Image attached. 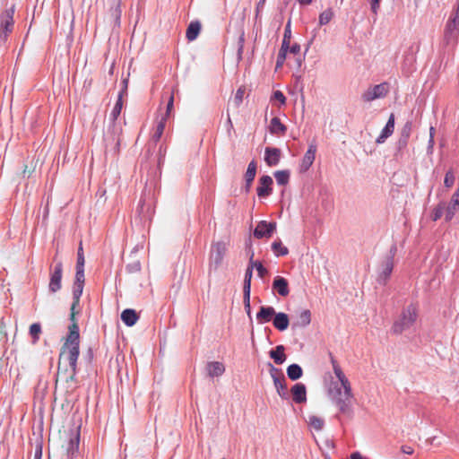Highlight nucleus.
I'll return each mask as SVG.
<instances>
[{
    "label": "nucleus",
    "mask_w": 459,
    "mask_h": 459,
    "mask_svg": "<svg viewBox=\"0 0 459 459\" xmlns=\"http://www.w3.org/2000/svg\"><path fill=\"white\" fill-rule=\"evenodd\" d=\"M328 395L333 403L337 407L339 414L351 420L354 417L353 400L351 385H338L331 383L328 388Z\"/></svg>",
    "instance_id": "nucleus-1"
},
{
    "label": "nucleus",
    "mask_w": 459,
    "mask_h": 459,
    "mask_svg": "<svg viewBox=\"0 0 459 459\" xmlns=\"http://www.w3.org/2000/svg\"><path fill=\"white\" fill-rule=\"evenodd\" d=\"M72 322L68 327L69 332L61 349L59 358L65 357L68 360L72 370L71 377L74 378L78 371L77 360L80 355V333L78 325L74 320Z\"/></svg>",
    "instance_id": "nucleus-2"
},
{
    "label": "nucleus",
    "mask_w": 459,
    "mask_h": 459,
    "mask_svg": "<svg viewBox=\"0 0 459 459\" xmlns=\"http://www.w3.org/2000/svg\"><path fill=\"white\" fill-rule=\"evenodd\" d=\"M122 133V123H110L108 125L103 135L106 157H110L112 160L117 159L120 152Z\"/></svg>",
    "instance_id": "nucleus-3"
},
{
    "label": "nucleus",
    "mask_w": 459,
    "mask_h": 459,
    "mask_svg": "<svg viewBox=\"0 0 459 459\" xmlns=\"http://www.w3.org/2000/svg\"><path fill=\"white\" fill-rule=\"evenodd\" d=\"M157 188V182L152 181L147 185L140 198L137 212L142 220L150 221L155 212V192Z\"/></svg>",
    "instance_id": "nucleus-4"
},
{
    "label": "nucleus",
    "mask_w": 459,
    "mask_h": 459,
    "mask_svg": "<svg viewBox=\"0 0 459 459\" xmlns=\"http://www.w3.org/2000/svg\"><path fill=\"white\" fill-rule=\"evenodd\" d=\"M418 319V308L410 304L404 307L398 318L394 322L391 331L394 334H401L412 327Z\"/></svg>",
    "instance_id": "nucleus-5"
},
{
    "label": "nucleus",
    "mask_w": 459,
    "mask_h": 459,
    "mask_svg": "<svg viewBox=\"0 0 459 459\" xmlns=\"http://www.w3.org/2000/svg\"><path fill=\"white\" fill-rule=\"evenodd\" d=\"M396 246L393 245L388 254L385 255V257L380 264L377 278V281L379 284L385 285L387 281L389 280L394 266V256L396 255Z\"/></svg>",
    "instance_id": "nucleus-6"
},
{
    "label": "nucleus",
    "mask_w": 459,
    "mask_h": 459,
    "mask_svg": "<svg viewBox=\"0 0 459 459\" xmlns=\"http://www.w3.org/2000/svg\"><path fill=\"white\" fill-rule=\"evenodd\" d=\"M14 5L0 13V45L6 42L14 27Z\"/></svg>",
    "instance_id": "nucleus-7"
},
{
    "label": "nucleus",
    "mask_w": 459,
    "mask_h": 459,
    "mask_svg": "<svg viewBox=\"0 0 459 459\" xmlns=\"http://www.w3.org/2000/svg\"><path fill=\"white\" fill-rule=\"evenodd\" d=\"M228 245L229 243L224 240L212 243L209 255L210 269L217 270L221 264L228 250Z\"/></svg>",
    "instance_id": "nucleus-8"
},
{
    "label": "nucleus",
    "mask_w": 459,
    "mask_h": 459,
    "mask_svg": "<svg viewBox=\"0 0 459 459\" xmlns=\"http://www.w3.org/2000/svg\"><path fill=\"white\" fill-rule=\"evenodd\" d=\"M270 376L273 378L277 394L282 399L289 398V391L286 385V379L281 369L275 368L272 363H268Z\"/></svg>",
    "instance_id": "nucleus-9"
},
{
    "label": "nucleus",
    "mask_w": 459,
    "mask_h": 459,
    "mask_svg": "<svg viewBox=\"0 0 459 459\" xmlns=\"http://www.w3.org/2000/svg\"><path fill=\"white\" fill-rule=\"evenodd\" d=\"M389 91V85L387 82H382L372 87H369L361 95V99L365 102H371L377 99H382L386 96Z\"/></svg>",
    "instance_id": "nucleus-10"
},
{
    "label": "nucleus",
    "mask_w": 459,
    "mask_h": 459,
    "mask_svg": "<svg viewBox=\"0 0 459 459\" xmlns=\"http://www.w3.org/2000/svg\"><path fill=\"white\" fill-rule=\"evenodd\" d=\"M63 275V264L57 262L53 268L50 270V279L48 284V290L51 293H56L61 287V281Z\"/></svg>",
    "instance_id": "nucleus-11"
},
{
    "label": "nucleus",
    "mask_w": 459,
    "mask_h": 459,
    "mask_svg": "<svg viewBox=\"0 0 459 459\" xmlns=\"http://www.w3.org/2000/svg\"><path fill=\"white\" fill-rule=\"evenodd\" d=\"M276 222H267L266 221H260L255 229L254 230V237L256 238H271L276 230Z\"/></svg>",
    "instance_id": "nucleus-12"
},
{
    "label": "nucleus",
    "mask_w": 459,
    "mask_h": 459,
    "mask_svg": "<svg viewBox=\"0 0 459 459\" xmlns=\"http://www.w3.org/2000/svg\"><path fill=\"white\" fill-rule=\"evenodd\" d=\"M273 178L268 175H264L259 178V185L256 188V194L259 198H267L273 193Z\"/></svg>",
    "instance_id": "nucleus-13"
},
{
    "label": "nucleus",
    "mask_w": 459,
    "mask_h": 459,
    "mask_svg": "<svg viewBox=\"0 0 459 459\" xmlns=\"http://www.w3.org/2000/svg\"><path fill=\"white\" fill-rule=\"evenodd\" d=\"M316 152V145L314 143L309 144L305 155L302 158V160L299 165V170L301 172H306L312 166Z\"/></svg>",
    "instance_id": "nucleus-14"
},
{
    "label": "nucleus",
    "mask_w": 459,
    "mask_h": 459,
    "mask_svg": "<svg viewBox=\"0 0 459 459\" xmlns=\"http://www.w3.org/2000/svg\"><path fill=\"white\" fill-rule=\"evenodd\" d=\"M281 158V151L275 147H266L264 150V161L269 167L277 166Z\"/></svg>",
    "instance_id": "nucleus-15"
},
{
    "label": "nucleus",
    "mask_w": 459,
    "mask_h": 459,
    "mask_svg": "<svg viewBox=\"0 0 459 459\" xmlns=\"http://www.w3.org/2000/svg\"><path fill=\"white\" fill-rule=\"evenodd\" d=\"M272 288L281 297H287L290 293L288 281L281 277L276 276L273 281Z\"/></svg>",
    "instance_id": "nucleus-16"
},
{
    "label": "nucleus",
    "mask_w": 459,
    "mask_h": 459,
    "mask_svg": "<svg viewBox=\"0 0 459 459\" xmlns=\"http://www.w3.org/2000/svg\"><path fill=\"white\" fill-rule=\"evenodd\" d=\"M292 399L296 403L307 402V388L302 383L295 384L290 389Z\"/></svg>",
    "instance_id": "nucleus-17"
},
{
    "label": "nucleus",
    "mask_w": 459,
    "mask_h": 459,
    "mask_svg": "<svg viewBox=\"0 0 459 459\" xmlns=\"http://www.w3.org/2000/svg\"><path fill=\"white\" fill-rule=\"evenodd\" d=\"M275 314V309L270 306L260 307L259 311L256 314V321L260 325H264L273 320Z\"/></svg>",
    "instance_id": "nucleus-18"
},
{
    "label": "nucleus",
    "mask_w": 459,
    "mask_h": 459,
    "mask_svg": "<svg viewBox=\"0 0 459 459\" xmlns=\"http://www.w3.org/2000/svg\"><path fill=\"white\" fill-rule=\"evenodd\" d=\"M446 221H450L455 212L459 209V187L454 193L448 204H446Z\"/></svg>",
    "instance_id": "nucleus-19"
},
{
    "label": "nucleus",
    "mask_w": 459,
    "mask_h": 459,
    "mask_svg": "<svg viewBox=\"0 0 459 459\" xmlns=\"http://www.w3.org/2000/svg\"><path fill=\"white\" fill-rule=\"evenodd\" d=\"M330 359H331V363L333 366V373L338 379V381L335 383L338 385H346L347 386V385H351L349 379L343 373L342 369L341 368L340 365L338 364V362L336 361L334 357L332 355V353H330Z\"/></svg>",
    "instance_id": "nucleus-20"
},
{
    "label": "nucleus",
    "mask_w": 459,
    "mask_h": 459,
    "mask_svg": "<svg viewBox=\"0 0 459 459\" xmlns=\"http://www.w3.org/2000/svg\"><path fill=\"white\" fill-rule=\"evenodd\" d=\"M394 129V115L391 114L385 127L382 129L381 134L377 138L376 143L380 144L383 143L392 134Z\"/></svg>",
    "instance_id": "nucleus-21"
},
{
    "label": "nucleus",
    "mask_w": 459,
    "mask_h": 459,
    "mask_svg": "<svg viewBox=\"0 0 459 459\" xmlns=\"http://www.w3.org/2000/svg\"><path fill=\"white\" fill-rule=\"evenodd\" d=\"M80 443V433L76 431L69 439L67 447H66V456L67 459H73L76 454L78 453Z\"/></svg>",
    "instance_id": "nucleus-22"
},
{
    "label": "nucleus",
    "mask_w": 459,
    "mask_h": 459,
    "mask_svg": "<svg viewBox=\"0 0 459 459\" xmlns=\"http://www.w3.org/2000/svg\"><path fill=\"white\" fill-rule=\"evenodd\" d=\"M205 369L209 377H221L225 372V366L222 362L212 361L207 363Z\"/></svg>",
    "instance_id": "nucleus-23"
},
{
    "label": "nucleus",
    "mask_w": 459,
    "mask_h": 459,
    "mask_svg": "<svg viewBox=\"0 0 459 459\" xmlns=\"http://www.w3.org/2000/svg\"><path fill=\"white\" fill-rule=\"evenodd\" d=\"M83 287H84V284H82V283H79V282L74 283V288H73L74 302L71 306V315H70L71 321H74V309H75L76 306L79 304L80 298L83 291Z\"/></svg>",
    "instance_id": "nucleus-24"
},
{
    "label": "nucleus",
    "mask_w": 459,
    "mask_h": 459,
    "mask_svg": "<svg viewBox=\"0 0 459 459\" xmlns=\"http://www.w3.org/2000/svg\"><path fill=\"white\" fill-rule=\"evenodd\" d=\"M290 324L289 316L283 312L274 314L273 318V326L279 331H285Z\"/></svg>",
    "instance_id": "nucleus-25"
},
{
    "label": "nucleus",
    "mask_w": 459,
    "mask_h": 459,
    "mask_svg": "<svg viewBox=\"0 0 459 459\" xmlns=\"http://www.w3.org/2000/svg\"><path fill=\"white\" fill-rule=\"evenodd\" d=\"M256 169L257 165L255 160H251L247 166L246 174H245V180H246V186H245V191L249 192L252 182L255 179V174H256Z\"/></svg>",
    "instance_id": "nucleus-26"
},
{
    "label": "nucleus",
    "mask_w": 459,
    "mask_h": 459,
    "mask_svg": "<svg viewBox=\"0 0 459 459\" xmlns=\"http://www.w3.org/2000/svg\"><path fill=\"white\" fill-rule=\"evenodd\" d=\"M139 316L134 309L126 308L121 313V320L127 326H133L138 321Z\"/></svg>",
    "instance_id": "nucleus-27"
},
{
    "label": "nucleus",
    "mask_w": 459,
    "mask_h": 459,
    "mask_svg": "<svg viewBox=\"0 0 459 459\" xmlns=\"http://www.w3.org/2000/svg\"><path fill=\"white\" fill-rule=\"evenodd\" d=\"M284 351L285 348L283 345H278L275 349L270 351V358L273 359L275 364L281 365L286 360L287 356L284 353Z\"/></svg>",
    "instance_id": "nucleus-28"
},
{
    "label": "nucleus",
    "mask_w": 459,
    "mask_h": 459,
    "mask_svg": "<svg viewBox=\"0 0 459 459\" xmlns=\"http://www.w3.org/2000/svg\"><path fill=\"white\" fill-rule=\"evenodd\" d=\"M270 133L273 134H284L287 131V127L281 122L279 117H273L269 126Z\"/></svg>",
    "instance_id": "nucleus-29"
},
{
    "label": "nucleus",
    "mask_w": 459,
    "mask_h": 459,
    "mask_svg": "<svg viewBox=\"0 0 459 459\" xmlns=\"http://www.w3.org/2000/svg\"><path fill=\"white\" fill-rule=\"evenodd\" d=\"M201 31V23L198 21L191 22L186 32V37L189 41L195 40Z\"/></svg>",
    "instance_id": "nucleus-30"
},
{
    "label": "nucleus",
    "mask_w": 459,
    "mask_h": 459,
    "mask_svg": "<svg viewBox=\"0 0 459 459\" xmlns=\"http://www.w3.org/2000/svg\"><path fill=\"white\" fill-rule=\"evenodd\" d=\"M303 375L302 368L299 364H291L287 368V376L290 380H298Z\"/></svg>",
    "instance_id": "nucleus-31"
},
{
    "label": "nucleus",
    "mask_w": 459,
    "mask_h": 459,
    "mask_svg": "<svg viewBox=\"0 0 459 459\" xmlns=\"http://www.w3.org/2000/svg\"><path fill=\"white\" fill-rule=\"evenodd\" d=\"M311 322V312L308 309L302 310L299 316L298 320L294 323V325H298L300 327L307 326Z\"/></svg>",
    "instance_id": "nucleus-32"
},
{
    "label": "nucleus",
    "mask_w": 459,
    "mask_h": 459,
    "mask_svg": "<svg viewBox=\"0 0 459 459\" xmlns=\"http://www.w3.org/2000/svg\"><path fill=\"white\" fill-rule=\"evenodd\" d=\"M272 250L276 256H284L289 254V249L282 245L281 239L272 243Z\"/></svg>",
    "instance_id": "nucleus-33"
},
{
    "label": "nucleus",
    "mask_w": 459,
    "mask_h": 459,
    "mask_svg": "<svg viewBox=\"0 0 459 459\" xmlns=\"http://www.w3.org/2000/svg\"><path fill=\"white\" fill-rule=\"evenodd\" d=\"M415 61H416V57L414 56L413 54H407L404 56L403 70L406 74H411L414 70Z\"/></svg>",
    "instance_id": "nucleus-34"
},
{
    "label": "nucleus",
    "mask_w": 459,
    "mask_h": 459,
    "mask_svg": "<svg viewBox=\"0 0 459 459\" xmlns=\"http://www.w3.org/2000/svg\"><path fill=\"white\" fill-rule=\"evenodd\" d=\"M290 170L284 169V170H278L274 172V178L276 179V182L278 185L285 186L290 181Z\"/></svg>",
    "instance_id": "nucleus-35"
},
{
    "label": "nucleus",
    "mask_w": 459,
    "mask_h": 459,
    "mask_svg": "<svg viewBox=\"0 0 459 459\" xmlns=\"http://www.w3.org/2000/svg\"><path fill=\"white\" fill-rule=\"evenodd\" d=\"M166 122H167L166 117H161L160 121L158 122L156 128H155V132L152 135V140L155 143H157L162 136L165 126H166Z\"/></svg>",
    "instance_id": "nucleus-36"
},
{
    "label": "nucleus",
    "mask_w": 459,
    "mask_h": 459,
    "mask_svg": "<svg viewBox=\"0 0 459 459\" xmlns=\"http://www.w3.org/2000/svg\"><path fill=\"white\" fill-rule=\"evenodd\" d=\"M334 13L332 8H327L326 10L323 11L318 17V22L320 26L326 25L331 22V20L333 18Z\"/></svg>",
    "instance_id": "nucleus-37"
},
{
    "label": "nucleus",
    "mask_w": 459,
    "mask_h": 459,
    "mask_svg": "<svg viewBox=\"0 0 459 459\" xmlns=\"http://www.w3.org/2000/svg\"><path fill=\"white\" fill-rule=\"evenodd\" d=\"M308 423L316 431L322 430L325 426L324 419L316 415L309 416Z\"/></svg>",
    "instance_id": "nucleus-38"
},
{
    "label": "nucleus",
    "mask_w": 459,
    "mask_h": 459,
    "mask_svg": "<svg viewBox=\"0 0 459 459\" xmlns=\"http://www.w3.org/2000/svg\"><path fill=\"white\" fill-rule=\"evenodd\" d=\"M123 102L120 100H117L111 113H110V123H121L120 121H117V118L121 113L122 110Z\"/></svg>",
    "instance_id": "nucleus-39"
},
{
    "label": "nucleus",
    "mask_w": 459,
    "mask_h": 459,
    "mask_svg": "<svg viewBox=\"0 0 459 459\" xmlns=\"http://www.w3.org/2000/svg\"><path fill=\"white\" fill-rule=\"evenodd\" d=\"M41 333V325L39 323H34L30 326V334L32 338V342L36 343L39 340Z\"/></svg>",
    "instance_id": "nucleus-40"
},
{
    "label": "nucleus",
    "mask_w": 459,
    "mask_h": 459,
    "mask_svg": "<svg viewBox=\"0 0 459 459\" xmlns=\"http://www.w3.org/2000/svg\"><path fill=\"white\" fill-rule=\"evenodd\" d=\"M446 203H440L437 207H435L432 212V220L435 221L439 220L444 212L446 213Z\"/></svg>",
    "instance_id": "nucleus-41"
},
{
    "label": "nucleus",
    "mask_w": 459,
    "mask_h": 459,
    "mask_svg": "<svg viewBox=\"0 0 459 459\" xmlns=\"http://www.w3.org/2000/svg\"><path fill=\"white\" fill-rule=\"evenodd\" d=\"M244 94H245V89H243L242 87L238 88L235 93V96L233 98V104L236 108H238L242 101H243V98H244Z\"/></svg>",
    "instance_id": "nucleus-42"
},
{
    "label": "nucleus",
    "mask_w": 459,
    "mask_h": 459,
    "mask_svg": "<svg viewBox=\"0 0 459 459\" xmlns=\"http://www.w3.org/2000/svg\"><path fill=\"white\" fill-rule=\"evenodd\" d=\"M411 127H412L411 123L406 122L401 130L400 137L409 140L411 133Z\"/></svg>",
    "instance_id": "nucleus-43"
},
{
    "label": "nucleus",
    "mask_w": 459,
    "mask_h": 459,
    "mask_svg": "<svg viewBox=\"0 0 459 459\" xmlns=\"http://www.w3.org/2000/svg\"><path fill=\"white\" fill-rule=\"evenodd\" d=\"M84 281H85L84 267L76 266L74 282H79V283L84 284Z\"/></svg>",
    "instance_id": "nucleus-44"
},
{
    "label": "nucleus",
    "mask_w": 459,
    "mask_h": 459,
    "mask_svg": "<svg viewBox=\"0 0 459 459\" xmlns=\"http://www.w3.org/2000/svg\"><path fill=\"white\" fill-rule=\"evenodd\" d=\"M174 89L172 90V92L169 98V100H168V103H167V108H166V112L165 114L162 116V117H166V120L168 119V117L170 116V113H171V110L173 108V105H174Z\"/></svg>",
    "instance_id": "nucleus-45"
},
{
    "label": "nucleus",
    "mask_w": 459,
    "mask_h": 459,
    "mask_svg": "<svg viewBox=\"0 0 459 459\" xmlns=\"http://www.w3.org/2000/svg\"><path fill=\"white\" fill-rule=\"evenodd\" d=\"M84 255H83V248L82 242L79 245L78 251H77V263L76 266L84 267Z\"/></svg>",
    "instance_id": "nucleus-46"
},
{
    "label": "nucleus",
    "mask_w": 459,
    "mask_h": 459,
    "mask_svg": "<svg viewBox=\"0 0 459 459\" xmlns=\"http://www.w3.org/2000/svg\"><path fill=\"white\" fill-rule=\"evenodd\" d=\"M126 270L129 273H137L141 270V264L139 261H135L134 263L128 264L126 266Z\"/></svg>",
    "instance_id": "nucleus-47"
},
{
    "label": "nucleus",
    "mask_w": 459,
    "mask_h": 459,
    "mask_svg": "<svg viewBox=\"0 0 459 459\" xmlns=\"http://www.w3.org/2000/svg\"><path fill=\"white\" fill-rule=\"evenodd\" d=\"M455 178L452 171H447L445 176L444 184L446 187H451L455 184Z\"/></svg>",
    "instance_id": "nucleus-48"
},
{
    "label": "nucleus",
    "mask_w": 459,
    "mask_h": 459,
    "mask_svg": "<svg viewBox=\"0 0 459 459\" xmlns=\"http://www.w3.org/2000/svg\"><path fill=\"white\" fill-rule=\"evenodd\" d=\"M251 293V281L244 280L243 283V299L250 298Z\"/></svg>",
    "instance_id": "nucleus-49"
},
{
    "label": "nucleus",
    "mask_w": 459,
    "mask_h": 459,
    "mask_svg": "<svg viewBox=\"0 0 459 459\" xmlns=\"http://www.w3.org/2000/svg\"><path fill=\"white\" fill-rule=\"evenodd\" d=\"M290 39H291L290 21H289L285 26L282 40L290 41Z\"/></svg>",
    "instance_id": "nucleus-50"
},
{
    "label": "nucleus",
    "mask_w": 459,
    "mask_h": 459,
    "mask_svg": "<svg viewBox=\"0 0 459 459\" xmlns=\"http://www.w3.org/2000/svg\"><path fill=\"white\" fill-rule=\"evenodd\" d=\"M273 99L280 101L281 105L286 103V98L281 91H275L273 92Z\"/></svg>",
    "instance_id": "nucleus-51"
},
{
    "label": "nucleus",
    "mask_w": 459,
    "mask_h": 459,
    "mask_svg": "<svg viewBox=\"0 0 459 459\" xmlns=\"http://www.w3.org/2000/svg\"><path fill=\"white\" fill-rule=\"evenodd\" d=\"M244 42H245V38H244V34H242L238 39V56L239 59L242 57V53H243V49H244Z\"/></svg>",
    "instance_id": "nucleus-52"
},
{
    "label": "nucleus",
    "mask_w": 459,
    "mask_h": 459,
    "mask_svg": "<svg viewBox=\"0 0 459 459\" xmlns=\"http://www.w3.org/2000/svg\"><path fill=\"white\" fill-rule=\"evenodd\" d=\"M290 41L282 40L279 52L287 56V53L290 52Z\"/></svg>",
    "instance_id": "nucleus-53"
},
{
    "label": "nucleus",
    "mask_w": 459,
    "mask_h": 459,
    "mask_svg": "<svg viewBox=\"0 0 459 459\" xmlns=\"http://www.w3.org/2000/svg\"><path fill=\"white\" fill-rule=\"evenodd\" d=\"M370 5L372 13L377 14L380 8V0H371Z\"/></svg>",
    "instance_id": "nucleus-54"
},
{
    "label": "nucleus",
    "mask_w": 459,
    "mask_h": 459,
    "mask_svg": "<svg viewBox=\"0 0 459 459\" xmlns=\"http://www.w3.org/2000/svg\"><path fill=\"white\" fill-rule=\"evenodd\" d=\"M286 59V55L278 53L277 60H276V68H280L283 65L284 61Z\"/></svg>",
    "instance_id": "nucleus-55"
},
{
    "label": "nucleus",
    "mask_w": 459,
    "mask_h": 459,
    "mask_svg": "<svg viewBox=\"0 0 459 459\" xmlns=\"http://www.w3.org/2000/svg\"><path fill=\"white\" fill-rule=\"evenodd\" d=\"M243 302H244V307L247 312V315L249 318H251L250 298H247V299H243Z\"/></svg>",
    "instance_id": "nucleus-56"
},
{
    "label": "nucleus",
    "mask_w": 459,
    "mask_h": 459,
    "mask_svg": "<svg viewBox=\"0 0 459 459\" xmlns=\"http://www.w3.org/2000/svg\"><path fill=\"white\" fill-rule=\"evenodd\" d=\"M300 52V45L298 43H294L292 46H290V53L293 55H299Z\"/></svg>",
    "instance_id": "nucleus-57"
},
{
    "label": "nucleus",
    "mask_w": 459,
    "mask_h": 459,
    "mask_svg": "<svg viewBox=\"0 0 459 459\" xmlns=\"http://www.w3.org/2000/svg\"><path fill=\"white\" fill-rule=\"evenodd\" d=\"M256 271L260 278H264L268 273V270L264 265H260Z\"/></svg>",
    "instance_id": "nucleus-58"
},
{
    "label": "nucleus",
    "mask_w": 459,
    "mask_h": 459,
    "mask_svg": "<svg viewBox=\"0 0 459 459\" xmlns=\"http://www.w3.org/2000/svg\"><path fill=\"white\" fill-rule=\"evenodd\" d=\"M407 143H408V139L400 137L397 142L398 149L402 150V149L405 148L407 146Z\"/></svg>",
    "instance_id": "nucleus-59"
},
{
    "label": "nucleus",
    "mask_w": 459,
    "mask_h": 459,
    "mask_svg": "<svg viewBox=\"0 0 459 459\" xmlns=\"http://www.w3.org/2000/svg\"><path fill=\"white\" fill-rule=\"evenodd\" d=\"M159 152H160V157H159V166H160L163 161H164V156H165V153H166V149L162 150V147L160 146V150H159Z\"/></svg>",
    "instance_id": "nucleus-60"
},
{
    "label": "nucleus",
    "mask_w": 459,
    "mask_h": 459,
    "mask_svg": "<svg viewBox=\"0 0 459 459\" xmlns=\"http://www.w3.org/2000/svg\"><path fill=\"white\" fill-rule=\"evenodd\" d=\"M265 4V0H260L256 4V16L259 15L260 12L263 10Z\"/></svg>",
    "instance_id": "nucleus-61"
},
{
    "label": "nucleus",
    "mask_w": 459,
    "mask_h": 459,
    "mask_svg": "<svg viewBox=\"0 0 459 459\" xmlns=\"http://www.w3.org/2000/svg\"><path fill=\"white\" fill-rule=\"evenodd\" d=\"M402 452L406 454V455H412L414 451H413V448L411 446H402Z\"/></svg>",
    "instance_id": "nucleus-62"
},
{
    "label": "nucleus",
    "mask_w": 459,
    "mask_h": 459,
    "mask_svg": "<svg viewBox=\"0 0 459 459\" xmlns=\"http://www.w3.org/2000/svg\"><path fill=\"white\" fill-rule=\"evenodd\" d=\"M252 276H253V270H251V268H247L244 280L251 281Z\"/></svg>",
    "instance_id": "nucleus-63"
},
{
    "label": "nucleus",
    "mask_w": 459,
    "mask_h": 459,
    "mask_svg": "<svg viewBox=\"0 0 459 459\" xmlns=\"http://www.w3.org/2000/svg\"><path fill=\"white\" fill-rule=\"evenodd\" d=\"M42 455V448L41 446H39L35 451L34 459H41Z\"/></svg>",
    "instance_id": "nucleus-64"
}]
</instances>
